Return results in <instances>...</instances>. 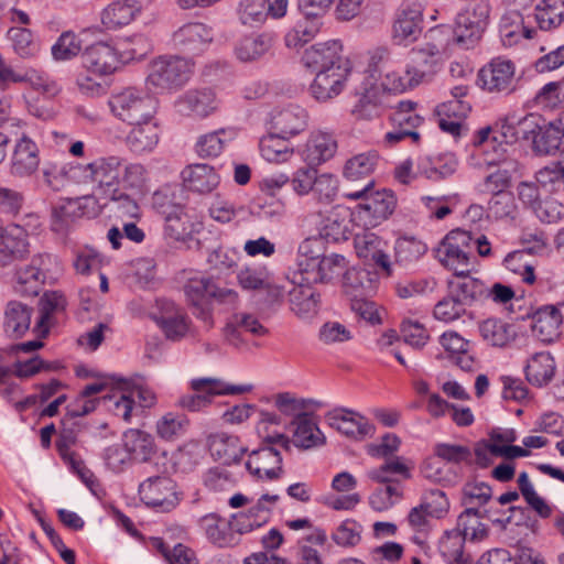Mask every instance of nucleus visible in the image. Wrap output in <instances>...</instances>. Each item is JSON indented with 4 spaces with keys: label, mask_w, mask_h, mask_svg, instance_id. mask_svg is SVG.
<instances>
[{
    "label": "nucleus",
    "mask_w": 564,
    "mask_h": 564,
    "mask_svg": "<svg viewBox=\"0 0 564 564\" xmlns=\"http://www.w3.org/2000/svg\"><path fill=\"white\" fill-rule=\"evenodd\" d=\"M183 291L192 314L207 330L215 325L212 300L219 304L232 305L238 303V293L234 289L220 288L212 276L200 272H188Z\"/></svg>",
    "instance_id": "1"
},
{
    "label": "nucleus",
    "mask_w": 564,
    "mask_h": 564,
    "mask_svg": "<svg viewBox=\"0 0 564 564\" xmlns=\"http://www.w3.org/2000/svg\"><path fill=\"white\" fill-rule=\"evenodd\" d=\"M501 143H510L519 138L532 141V150L538 155H553L562 144L564 129L562 122H546L541 117L529 113L513 126L512 122L501 126Z\"/></svg>",
    "instance_id": "2"
},
{
    "label": "nucleus",
    "mask_w": 564,
    "mask_h": 564,
    "mask_svg": "<svg viewBox=\"0 0 564 564\" xmlns=\"http://www.w3.org/2000/svg\"><path fill=\"white\" fill-rule=\"evenodd\" d=\"M193 64L177 55H161L154 58L148 68L147 86L159 94L183 87L191 78Z\"/></svg>",
    "instance_id": "3"
},
{
    "label": "nucleus",
    "mask_w": 564,
    "mask_h": 564,
    "mask_svg": "<svg viewBox=\"0 0 564 564\" xmlns=\"http://www.w3.org/2000/svg\"><path fill=\"white\" fill-rule=\"evenodd\" d=\"M373 181L369 180L362 188L347 192L344 196L350 200H359L355 215L366 227H376L386 220L394 210L397 199L392 191L372 192Z\"/></svg>",
    "instance_id": "4"
},
{
    "label": "nucleus",
    "mask_w": 564,
    "mask_h": 564,
    "mask_svg": "<svg viewBox=\"0 0 564 564\" xmlns=\"http://www.w3.org/2000/svg\"><path fill=\"white\" fill-rule=\"evenodd\" d=\"M111 113L128 124L153 120L158 101L150 94L135 87H127L111 94L108 99Z\"/></svg>",
    "instance_id": "5"
},
{
    "label": "nucleus",
    "mask_w": 564,
    "mask_h": 564,
    "mask_svg": "<svg viewBox=\"0 0 564 564\" xmlns=\"http://www.w3.org/2000/svg\"><path fill=\"white\" fill-rule=\"evenodd\" d=\"M123 162L124 159L121 156L108 155L86 164L78 163L80 183L93 184L105 197L113 195L120 185Z\"/></svg>",
    "instance_id": "6"
},
{
    "label": "nucleus",
    "mask_w": 564,
    "mask_h": 564,
    "mask_svg": "<svg viewBox=\"0 0 564 564\" xmlns=\"http://www.w3.org/2000/svg\"><path fill=\"white\" fill-rule=\"evenodd\" d=\"M490 11L487 1L476 2L460 11L453 29L456 45L464 50L474 47L489 23Z\"/></svg>",
    "instance_id": "7"
},
{
    "label": "nucleus",
    "mask_w": 564,
    "mask_h": 564,
    "mask_svg": "<svg viewBox=\"0 0 564 564\" xmlns=\"http://www.w3.org/2000/svg\"><path fill=\"white\" fill-rule=\"evenodd\" d=\"M473 251V235L470 231L457 228L449 231L438 248L436 258L456 275L469 272V259Z\"/></svg>",
    "instance_id": "8"
},
{
    "label": "nucleus",
    "mask_w": 564,
    "mask_h": 564,
    "mask_svg": "<svg viewBox=\"0 0 564 564\" xmlns=\"http://www.w3.org/2000/svg\"><path fill=\"white\" fill-rule=\"evenodd\" d=\"M191 387L195 393L183 395L178 404L192 412L208 406L214 395L243 394L252 390L251 384H230L213 378L194 379Z\"/></svg>",
    "instance_id": "9"
},
{
    "label": "nucleus",
    "mask_w": 564,
    "mask_h": 564,
    "mask_svg": "<svg viewBox=\"0 0 564 564\" xmlns=\"http://www.w3.org/2000/svg\"><path fill=\"white\" fill-rule=\"evenodd\" d=\"M292 438L282 433L268 435L265 441L270 444H278L283 449L290 451L291 444L301 449H311L325 444L326 438L317 424L308 413L293 419L290 423Z\"/></svg>",
    "instance_id": "10"
},
{
    "label": "nucleus",
    "mask_w": 564,
    "mask_h": 564,
    "mask_svg": "<svg viewBox=\"0 0 564 564\" xmlns=\"http://www.w3.org/2000/svg\"><path fill=\"white\" fill-rule=\"evenodd\" d=\"M141 501L159 512H170L180 503L175 481L166 476L149 477L139 485Z\"/></svg>",
    "instance_id": "11"
},
{
    "label": "nucleus",
    "mask_w": 564,
    "mask_h": 564,
    "mask_svg": "<svg viewBox=\"0 0 564 564\" xmlns=\"http://www.w3.org/2000/svg\"><path fill=\"white\" fill-rule=\"evenodd\" d=\"M52 257L48 253H37L28 265L17 269L13 289L21 296H36L41 292Z\"/></svg>",
    "instance_id": "12"
},
{
    "label": "nucleus",
    "mask_w": 564,
    "mask_h": 564,
    "mask_svg": "<svg viewBox=\"0 0 564 564\" xmlns=\"http://www.w3.org/2000/svg\"><path fill=\"white\" fill-rule=\"evenodd\" d=\"M159 312L153 314V319L163 332L166 339L180 341L191 332L192 319L182 307L170 300H159Z\"/></svg>",
    "instance_id": "13"
},
{
    "label": "nucleus",
    "mask_w": 564,
    "mask_h": 564,
    "mask_svg": "<svg viewBox=\"0 0 564 564\" xmlns=\"http://www.w3.org/2000/svg\"><path fill=\"white\" fill-rule=\"evenodd\" d=\"M423 31V10L420 3L403 2L395 13L392 39L398 45L415 42Z\"/></svg>",
    "instance_id": "14"
},
{
    "label": "nucleus",
    "mask_w": 564,
    "mask_h": 564,
    "mask_svg": "<svg viewBox=\"0 0 564 564\" xmlns=\"http://www.w3.org/2000/svg\"><path fill=\"white\" fill-rule=\"evenodd\" d=\"M301 61L306 68L315 72L333 69L338 65H351L344 55L343 44L338 40L313 44L304 51Z\"/></svg>",
    "instance_id": "15"
},
{
    "label": "nucleus",
    "mask_w": 564,
    "mask_h": 564,
    "mask_svg": "<svg viewBox=\"0 0 564 564\" xmlns=\"http://www.w3.org/2000/svg\"><path fill=\"white\" fill-rule=\"evenodd\" d=\"M514 64L501 57L491 59L478 73L479 86L492 94H509L513 90Z\"/></svg>",
    "instance_id": "16"
},
{
    "label": "nucleus",
    "mask_w": 564,
    "mask_h": 564,
    "mask_svg": "<svg viewBox=\"0 0 564 564\" xmlns=\"http://www.w3.org/2000/svg\"><path fill=\"white\" fill-rule=\"evenodd\" d=\"M278 500V495H262L247 511L232 514L229 522L230 528L239 534L261 528L269 522Z\"/></svg>",
    "instance_id": "17"
},
{
    "label": "nucleus",
    "mask_w": 564,
    "mask_h": 564,
    "mask_svg": "<svg viewBox=\"0 0 564 564\" xmlns=\"http://www.w3.org/2000/svg\"><path fill=\"white\" fill-rule=\"evenodd\" d=\"M350 73L351 65H338L333 69L316 72L308 89L311 96L319 102L334 99L344 90Z\"/></svg>",
    "instance_id": "18"
},
{
    "label": "nucleus",
    "mask_w": 564,
    "mask_h": 564,
    "mask_svg": "<svg viewBox=\"0 0 564 564\" xmlns=\"http://www.w3.org/2000/svg\"><path fill=\"white\" fill-rule=\"evenodd\" d=\"M307 126L308 112L300 105L279 106L270 112V129L284 138H292L302 133Z\"/></svg>",
    "instance_id": "19"
},
{
    "label": "nucleus",
    "mask_w": 564,
    "mask_h": 564,
    "mask_svg": "<svg viewBox=\"0 0 564 564\" xmlns=\"http://www.w3.org/2000/svg\"><path fill=\"white\" fill-rule=\"evenodd\" d=\"M120 61L119 51L102 41L87 46L82 54L83 66L100 77L115 73Z\"/></svg>",
    "instance_id": "20"
},
{
    "label": "nucleus",
    "mask_w": 564,
    "mask_h": 564,
    "mask_svg": "<svg viewBox=\"0 0 564 564\" xmlns=\"http://www.w3.org/2000/svg\"><path fill=\"white\" fill-rule=\"evenodd\" d=\"M564 301L538 307L531 315L532 332L543 343H552L561 335Z\"/></svg>",
    "instance_id": "21"
},
{
    "label": "nucleus",
    "mask_w": 564,
    "mask_h": 564,
    "mask_svg": "<svg viewBox=\"0 0 564 564\" xmlns=\"http://www.w3.org/2000/svg\"><path fill=\"white\" fill-rule=\"evenodd\" d=\"M28 232L19 225H0V268L23 260L30 253Z\"/></svg>",
    "instance_id": "22"
},
{
    "label": "nucleus",
    "mask_w": 564,
    "mask_h": 564,
    "mask_svg": "<svg viewBox=\"0 0 564 564\" xmlns=\"http://www.w3.org/2000/svg\"><path fill=\"white\" fill-rule=\"evenodd\" d=\"M268 444L254 449L249 455L246 467L258 479L274 480L280 478L282 469V456L279 451Z\"/></svg>",
    "instance_id": "23"
},
{
    "label": "nucleus",
    "mask_w": 564,
    "mask_h": 564,
    "mask_svg": "<svg viewBox=\"0 0 564 564\" xmlns=\"http://www.w3.org/2000/svg\"><path fill=\"white\" fill-rule=\"evenodd\" d=\"M213 39V30L199 22L184 24L173 34L174 45L181 52L192 55L204 52Z\"/></svg>",
    "instance_id": "24"
},
{
    "label": "nucleus",
    "mask_w": 564,
    "mask_h": 564,
    "mask_svg": "<svg viewBox=\"0 0 564 564\" xmlns=\"http://www.w3.org/2000/svg\"><path fill=\"white\" fill-rule=\"evenodd\" d=\"M177 112L205 118L217 110L218 100L212 88L189 89L175 101Z\"/></svg>",
    "instance_id": "25"
},
{
    "label": "nucleus",
    "mask_w": 564,
    "mask_h": 564,
    "mask_svg": "<svg viewBox=\"0 0 564 564\" xmlns=\"http://www.w3.org/2000/svg\"><path fill=\"white\" fill-rule=\"evenodd\" d=\"M203 229V223L194 210L182 206L164 219V234L174 241L186 242Z\"/></svg>",
    "instance_id": "26"
},
{
    "label": "nucleus",
    "mask_w": 564,
    "mask_h": 564,
    "mask_svg": "<svg viewBox=\"0 0 564 564\" xmlns=\"http://www.w3.org/2000/svg\"><path fill=\"white\" fill-rule=\"evenodd\" d=\"M326 420L329 426L354 440L364 438L373 430V426L366 417L344 408L328 412Z\"/></svg>",
    "instance_id": "27"
},
{
    "label": "nucleus",
    "mask_w": 564,
    "mask_h": 564,
    "mask_svg": "<svg viewBox=\"0 0 564 564\" xmlns=\"http://www.w3.org/2000/svg\"><path fill=\"white\" fill-rule=\"evenodd\" d=\"M525 15L516 11H505L499 20L498 33L505 47L520 45L523 40L534 37L536 31L525 24Z\"/></svg>",
    "instance_id": "28"
},
{
    "label": "nucleus",
    "mask_w": 564,
    "mask_h": 564,
    "mask_svg": "<svg viewBox=\"0 0 564 564\" xmlns=\"http://www.w3.org/2000/svg\"><path fill=\"white\" fill-rule=\"evenodd\" d=\"M556 362L549 351L532 354L523 365V373L527 382L535 388L546 387L554 378Z\"/></svg>",
    "instance_id": "29"
},
{
    "label": "nucleus",
    "mask_w": 564,
    "mask_h": 564,
    "mask_svg": "<svg viewBox=\"0 0 564 564\" xmlns=\"http://www.w3.org/2000/svg\"><path fill=\"white\" fill-rule=\"evenodd\" d=\"M181 175L187 189L202 195L210 194L220 183V176L216 170L203 163L186 166Z\"/></svg>",
    "instance_id": "30"
},
{
    "label": "nucleus",
    "mask_w": 564,
    "mask_h": 564,
    "mask_svg": "<svg viewBox=\"0 0 564 564\" xmlns=\"http://www.w3.org/2000/svg\"><path fill=\"white\" fill-rule=\"evenodd\" d=\"M312 284L302 281V276L294 275L293 288L289 291L291 310L301 318L312 317L318 311L319 294Z\"/></svg>",
    "instance_id": "31"
},
{
    "label": "nucleus",
    "mask_w": 564,
    "mask_h": 564,
    "mask_svg": "<svg viewBox=\"0 0 564 564\" xmlns=\"http://www.w3.org/2000/svg\"><path fill=\"white\" fill-rule=\"evenodd\" d=\"M122 443L133 463H150L158 453L153 435L139 429L126 431L122 435Z\"/></svg>",
    "instance_id": "32"
},
{
    "label": "nucleus",
    "mask_w": 564,
    "mask_h": 564,
    "mask_svg": "<svg viewBox=\"0 0 564 564\" xmlns=\"http://www.w3.org/2000/svg\"><path fill=\"white\" fill-rule=\"evenodd\" d=\"M378 274L367 268H350L343 274V290L352 301L364 296H370L377 286Z\"/></svg>",
    "instance_id": "33"
},
{
    "label": "nucleus",
    "mask_w": 564,
    "mask_h": 564,
    "mask_svg": "<svg viewBox=\"0 0 564 564\" xmlns=\"http://www.w3.org/2000/svg\"><path fill=\"white\" fill-rule=\"evenodd\" d=\"M443 59L423 47H414L409 55L406 74H411L414 84L429 82L437 72Z\"/></svg>",
    "instance_id": "34"
},
{
    "label": "nucleus",
    "mask_w": 564,
    "mask_h": 564,
    "mask_svg": "<svg viewBox=\"0 0 564 564\" xmlns=\"http://www.w3.org/2000/svg\"><path fill=\"white\" fill-rule=\"evenodd\" d=\"M40 163L39 148L29 137L23 135L15 144L11 159V173L15 176L33 174Z\"/></svg>",
    "instance_id": "35"
},
{
    "label": "nucleus",
    "mask_w": 564,
    "mask_h": 564,
    "mask_svg": "<svg viewBox=\"0 0 564 564\" xmlns=\"http://www.w3.org/2000/svg\"><path fill=\"white\" fill-rule=\"evenodd\" d=\"M413 464L402 456L388 458L378 467L367 471V476L378 484L400 482L412 477Z\"/></svg>",
    "instance_id": "36"
},
{
    "label": "nucleus",
    "mask_w": 564,
    "mask_h": 564,
    "mask_svg": "<svg viewBox=\"0 0 564 564\" xmlns=\"http://www.w3.org/2000/svg\"><path fill=\"white\" fill-rule=\"evenodd\" d=\"M140 11L137 0H117L102 10L101 23L107 30H118L131 23Z\"/></svg>",
    "instance_id": "37"
},
{
    "label": "nucleus",
    "mask_w": 564,
    "mask_h": 564,
    "mask_svg": "<svg viewBox=\"0 0 564 564\" xmlns=\"http://www.w3.org/2000/svg\"><path fill=\"white\" fill-rule=\"evenodd\" d=\"M208 448L214 459L224 465L238 463L245 451L238 437L226 433L210 435L208 438Z\"/></svg>",
    "instance_id": "38"
},
{
    "label": "nucleus",
    "mask_w": 564,
    "mask_h": 564,
    "mask_svg": "<svg viewBox=\"0 0 564 564\" xmlns=\"http://www.w3.org/2000/svg\"><path fill=\"white\" fill-rule=\"evenodd\" d=\"M459 279L449 283V291L466 308L488 299V288L478 279L457 275Z\"/></svg>",
    "instance_id": "39"
},
{
    "label": "nucleus",
    "mask_w": 564,
    "mask_h": 564,
    "mask_svg": "<svg viewBox=\"0 0 564 564\" xmlns=\"http://www.w3.org/2000/svg\"><path fill=\"white\" fill-rule=\"evenodd\" d=\"M337 150V141L332 133L318 131L306 143L304 159L308 165H319L332 159Z\"/></svg>",
    "instance_id": "40"
},
{
    "label": "nucleus",
    "mask_w": 564,
    "mask_h": 564,
    "mask_svg": "<svg viewBox=\"0 0 564 564\" xmlns=\"http://www.w3.org/2000/svg\"><path fill=\"white\" fill-rule=\"evenodd\" d=\"M133 128L127 135L129 149L138 154L152 151L160 139V129L153 120L142 123H131Z\"/></svg>",
    "instance_id": "41"
},
{
    "label": "nucleus",
    "mask_w": 564,
    "mask_h": 564,
    "mask_svg": "<svg viewBox=\"0 0 564 564\" xmlns=\"http://www.w3.org/2000/svg\"><path fill=\"white\" fill-rule=\"evenodd\" d=\"M346 268L347 261L345 257L336 253L323 256L314 269L308 270L307 274L302 278V281L313 284L326 283L344 274Z\"/></svg>",
    "instance_id": "42"
},
{
    "label": "nucleus",
    "mask_w": 564,
    "mask_h": 564,
    "mask_svg": "<svg viewBox=\"0 0 564 564\" xmlns=\"http://www.w3.org/2000/svg\"><path fill=\"white\" fill-rule=\"evenodd\" d=\"M29 83L34 89L41 90L44 94L50 96H54L58 93L59 87L55 80H53L46 73L37 70V69H26L23 74L17 73L10 66H7L4 78H3V89L10 83Z\"/></svg>",
    "instance_id": "43"
},
{
    "label": "nucleus",
    "mask_w": 564,
    "mask_h": 564,
    "mask_svg": "<svg viewBox=\"0 0 564 564\" xmlns=\"http://www.w3.org/2000/svg\"><path fill=\"white\" fill-rule=\"evenodd\" d=\"M32 307L19 301H10L4 310V332L14 338L23 336L30 328Z\"/></svg>",
    "instance_id": "44"
},
{
    "label": "nucleus",
    "mask_w": 564,
    "mask_h": 564,
    "mask_svg": "<svg viewBox=\"0 0 564 564\" xmlns=\"http://www.w3.org/2000/svg\"><path fill=\"white\" fill-rule=\"evenodd\" d=\"M383 97L384 93L380 86L373 84L366 86L352 108V115L362 120L379 117L383 110Z\"/></svg>",
    "instance_id": "45"
},
{
    "label": "nucleus",
    "mask_w": 564,
    "mask_h": 564,
    "mask_svg": "<svg viewBox=\"0 0 564 564\" xmlns=\"http://www.w3.org/2000/svg\"><path fill=\"white\" fill-rule=\"evenodd\" d=\"M458 167V160L453 153H443L422 160L419 164L420 173L427 180L438 182L452 176Z\"/></svg>",
    "instance_id": "46"
},
{
    "label": "nucleus",
    "mask_w": 564,
    "mask_h": 564,
    "mask_svg": "<svg viewBox=\"0 0 564 564\" xmlns=\"http://www.w3.org/2000/svg\"><path fill=\"white\" fill-rule=\"evenodd\" d=\"M77 164H57L47 162L44 164L42 174L45 185L54 192L64 189L70 181L80 183L79 171Z\"/></svg>",
    "instance_id": "47"
},
{
    "label": "nucleus",
    "mask_w": 564,
    "mask_h": 564,
    "mask_svg": "<svg viewBox=\"0 0 564 564\" xmlns=\"http://www.w3.org/2000/svg\"><path fill=\"white\" fill-rule=\"evenodd\" d=\"M271 46L272 37L269 34H250L238 41L235 53L241 62H253L267 54Z\"/></svg>",
    "instance_id": "48"
},
{
    "label": "nucleus",
    "mask_w": 564,
    "mask_h": 564,
    "mask_svg": "<svg viewBox=\"0 0 564 564\" xmlns=\"http://www.w3.org/2000/svg\"><path fill=\"white\" fill-rule=\"evenodd\" d=\"M290 138L279 135L276 131L271 132L260 140L259 147L262 158L271 163H283L290 160L293 149L288 142Z\"/></svg>",
    "instance_id": "49"
},
{
    "label": "nucleus",
    "mask_w": 564,
    "mask_h": 564,
    "mask_svg": "<svg viewBox=\"0 0 564 564\" xmlns=\"http://www.w3.org/2000/svg\"><path fill=\"white\" fill-rule=\"evenodd\" d=\"M469 532L458 527L448 530L440 540V552L449 564H462L464 562V545Z\"/></svg>",
    "instance_id": "50"
},
{
    "label": "nucleus",
    "mask_w": 564,
    "mask_h": 564,
    "mask_svg": "<svg viewBox=\"0 0 564 564\" xmlns=\"http://www.w3.org/2000/svg\"><path fill=\"white\" fill-rule=\"evenodd\" d=\"M478 328L482 339L494 347H506L516 336L512 326L498 318H487Z\"/></svg>",
    "instance_id": "51"
},
{
    "label": "nucleus",
    "mask_w": 564,
    "mask_h": 564,
    "mask_svg": "<svg viewBox=\"0 0 564 564\" xmlns=\"http://www.w3.org/2000/svg\"><path fill=\"white\" fill-rule=\"evenodd\" d=\"M534 20L539 28L550 31L564 21V0H543L534 7Z\"/></svg>",
    "instance_id": "52"
},
{
    "label": "nucleus",
    "mask_w": 564,
    "mask_h": 564,
    "mask_svg": "<svg viewBox=\"0 0 564 564\" xmlns=\"http://www.w3.org/2000/svg\"><path fill=\"white\" fill-rule=\"evenodd\" d=\"M232 138L234 132L226 129L206 133L198 138L195 152L202 159L217 158Z\"/></svg>",
    "instance_id": "53"
},
{
    "label": "nucleus",
    "mask_w": 564,
    "mask_h": 564,
    "mask_svg": "<svg viewBox=\"0 0 564 564\" xmlns=\"http://www.w3.org/2000/svg\"><path fill=\"white\" fill-rule=\"evenodd\" d=\"M40 317L36 322V329L45 336L48 333L51 316L66 308L67 301L62 292H45L40 300Z\"/></svg>",
    "instance_id": "54"
},
{
    "label": "nucleus",
    "mask_w": 564,
    "mask_h": 564,
    "mask_svg": "<svg viewBox=\"0 0 564 564\" xmlns=\"http://www.w3.org/2000/svg\"><path fill=\"white\" fill-rule=\"evenodd\" d=\"M379 161V155L376 151H368L359 153L350 158L344 167V176L346 180L356 182L366 178L375 171Z\"/></svg>",
    "instance_id": "55"
},
{
    "label": "nucleus",
    "mask_w": 564,
    "mask_h": 564,
    "mask_svg": "<svg viewBox=\"0 0 564 564\" xmlns=\"http://www.w3.org/2000/svg\"><path fill=\"white\" fill-rule=\"evenodd\" d=\"M322 22L319 18L306 17L300 20L285 35V45L290 48H299L312 41L319 32Z\"/></svg>",
    "instance_id": "56"
},
{
    "label": "nucleus",
    "mask_w": 564,
    "mask_h": 564,
    "mask_svg": "<svg viewBox=\"0 0 564 564\" xmlns=\"http://www.w3.org/2000/svg\"><path fill=\"white\" fill-rule=\"evenodd\" d=\"M454 36L449 25H437L429 30L425 35L426 42L421 47L433 52L434 55L443 59L451 51L452 45H456Z\"/></svg>",
    "instance_id": "57"
},
{
    "label": "nucleus",
    "mask_w": 564,
    "mask_h": 564,
    "mask_svg": "<svg viewBox=\"0 0 564 564\" xmlns=\"http://www.w3.org/2000/svg\"><path fill=\"white\" fill-rule=\"evenodd\" d=\"M323 257V242L317 238H307L303 240L297 249L296 276H304L308 270L314 269L317 261Z\"/></svg>",
    "instance_id": "58"
},
{
    "label": "nucleus",
    "mask_w": 564,
    "mask_h": 564,
    "mask_svg": "<svg viewBox=\"0 0 564 564\" xmlns=\"http://www.w3.org/2000/svg\"><path fill=\"white\" fill-rule=\"evenodd\" d=\"M102 402L112 413L129 423L134 404V399L128 393V382L123 381L121 391L101 398Z\"/></svg>",
    "instance_id": "59"
},
{
    "label": "nucleus",
    "mask_w": 564,
    "mask_h": 564,
    "mask_svg": "<svg viewBox=\"0 0 564 564\" xmlns=\"http://www.w3.org/2000/svg\"><path fill=\"white\" fill-rule=\"evenodd\" d=\"M8 37L12 42L14 52L23 57L35 56L39 52V44L33 39V33L26 28H10L8 30Z\"/></svg>",
    "instance_id": "60"
},
{
    "label": "nucleus",
    "mask_w": 564,
    "mask_h": 564,
    "mask_svg": "<svg viewBox=\"0 0 564 564\" xmlns=\"http://www.w3.org/2000/svg\"><path fill=\"white\" fill-rule=\"evenodd\" d=\"M416 104L410 100L400 101L390 115L393 128L414 130L421 124L422 118L415 112Z\"/></svg>",
    "instance_id": "61"
},
{
    "label": "nucleus",
    "mask_w": 564,
    "mask_h": 564,
    "mask_svg": "<svg viewBox=\"0 0 564 564\" xmlns=\"http://www.w3.org/2000/svg\"><path fill=\"white\" fill-rule=\"evenodd\" d=\"M433 453L436 458L451 464H470L473 462L470 447L460 444L436 443L433 447Z\"/></svg>",
    "instance_id": "62"
},
{
    "label": "nucleus",
    "mask_w": 564,
    "mask_h": 564,
    "mask_svg": "<svg viewBox=\"0 0 564 564\" xmlns=\"http://www.w3.org/2000/svg\"><path fill=\"white\" fill-rule=\"evenodd\" d=\"M269 0H242L239 3L238 15L246 25L263 23L268 18Z\"/></svg>",
    "instance_id": "63"
},
{
    "label": "nucleus",
    "mask_w": 564,
    "mask_h": 564,
    "mask_svg": "<svg viewBox=\"0 0 564 564\" xmlns=\"http://www.w3.org/2000/svg\"><path fill=\"white\" fill-rule=\"evenodd\" d=\"M152 44L144 35H133L123 41L119 51L122 62L140 61L152 52Z\"/></svg>",
    "instance_id": "64"
}]
</instances>
